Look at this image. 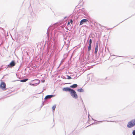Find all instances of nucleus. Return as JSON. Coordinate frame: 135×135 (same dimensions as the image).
<instances>
[{
	"label": "nucleus",
	"instance_id": "50",
	"mask_svg": "<svg viewBox=\"0 0 135 135\" xmlns=\"http://www.w3.org/2000/svg\"><path fill=\"white\" fill-rule=\"evenodd\" d=\"M1 70V69H0V71Z\"/></svg>",
	"mask_w": 135,
	"mask_h": 135
},
{
	"label": "nucleus",
	"instance_id": "30",
	"mask_svg": "<svg viewBox=\"0 0 135 135\" xmlns=\"http://www.w3.org/2000/svg\"><path fill=\"white\" fill-rule=\"evenodd\" d=\"M116 56L117 57H122V56Z\"/></svg>",
	"mask_w": 135,
	"mask_h": 135
},
{
	"label": "nucleus",
	"instance_id": "25",
	"mask_svg": "<svg viewBox=\"0 0 135 135\" xmlns=\"http://www.w3.org/2000/svg\"><path fill=\"white\" fill-rule=\"evenodd\" d=\"M70 22V23H71V24L73 23V21L72 20V19H71L70 20V22Z\"/></svg>",
	"mask_w": 135,
	"mask_h": 135
},
{
	"label": "nucleus",
	"instance_id": "31",
	"mask_svg": "<svg viewBox=\"0 0 135 135\" xmlns=\"http://www.w3.org/2000/svg\"><path fill=\"white\" fill-rule=\"evenodd\" d=\"M89 116H90V115H89V114L88 115V117L89 119Z\"/></svg>",
	"mask_w": 135,
	"mask_h": 135
},
{
	"label": "nucleus",
	"instance_id": "46",
	"mask_svg": "<svg viewBox=\"0 0 135 135\" xmlns=\"http://www.w3.org/2000/svg\"><path fill=\"white\" fill-rule=\"evenodd\" d=\"M121 23L120 22L119 23V24H120V23Z\"/></svg>",
	"mask_w": 135,
	"mask_h": 135
},
{
	"label": "nucleus",
	"instance_id": "33",
	"mask_svg": "<svg viewBox=\"0 0 135 135\" xmlns=\"http://www.w3.org/2000/svg\"><path fill=\"white\" fill-rule=\"evenodd\" d=\"M36 81V83H37L38 82V81Z\"/></svg>",
	"mask_w": 135,
	"mask_h": 135
},
{
	"label": "nucleus",
	"instance_id": "3",
	"mask_svg": "<svg viewBox=\"0 0 135 135\" xmlns=\"http://www.w3.org/2000/svg\"><path fill=\"white\" fill-rule=\"evenodd\" d=\"M135 125V119L130 120L127 124V127L128 128H131Z\"/></svg>",
	"mask_w": 135,
	"mask_h": 135
},
{
	"label": "nucleus",
	"instance_id": "49",
	"mask_svg": "<svg viewBox=\"0 0 135 135\" xmlns=\"http://www.w3.org/2000/svg\"><path fill=\"white\" fill-rule=\"evenodd\" d=\"M113 55V56H115L114 55Z\"/></svg>",
	"mask_w": 135,
	"mask_h": 135
},
{
	"label": "nucleus",
	"instance_id": "27",
	"mask_svg": "<svg viewBox=\"0 0 135 135\" xmlns=\"http://www.w3.org/2000/svg\"><path fill=\"white\" fill-rule=\"evenodd\" d=\"M99 25L100 26H102V27H105V26H102L100 24H99Z\"/></svg>",
	"mask_w": 135,
	"mask_h": 135
},
{
	"label": "nucleus",
	"instance_id": "23",
	"mask_svg": "<svg viewBox=\"0 0 135 135\" xmlns=\"http://www.w3.org/2000/svg\"><path fill=\"white\" fill-rule=\"evenodd\" d=\"M44 102H45V100H44V102H43V101L42 102V105L41 106V107H42V106H43L44 105Z\"/></svg>",
	"mask_w": 135,
	"mask_h": 135
},
{
	"label": "nucleus",
	"instance_id": "20",
	"mask_svg": "<svg viewBox=\"0 0 135 135\" xmlns=\"http://www.w3.org/2000/svg\"><path fill=\"white\" fill-rule=\"evenodd\" d=\"M89 44H92V40L91 39H90L89 40Z\"/></svg>",
	"mask_w": 135,
	"mask_h": 135
},
{
	"label": "nucleus",
	"instance_id": "18",
	"mask_svg": "<svg viewBox=\"0 0 135 135\" xmlns=\"http://www.w3.org/2000/svg\"><path fill=\"white\" fill-rule=\"evenodd\" d=\"M56 107V105H53L52 107V109L53 111L55 110Z\"/></svg>",
	"mask_w": 135,
	"mask_h": 135
},
{
	"label": "nucleus",
	"instance_id": "40",
	"mask_svg": "<svg viewBox=\"0 0 135 135\" xmlns=\"http://www.w3.org/2000/svg\"><path fill=\"white\" fill-rule=\"evenodd\" d=\"M67 84H68V83H67ZM69 84H70V83H69Z\"/></svg>",
	"mask_w": 135,
	"mask_h": 135
},
{
	"label": "nucleus",
	"instance_id": "9",
	"mask_svg": "<svg viewBox=\"0 0 135 135\" xmlns=\"http://www.w3.org/2000/svg\"><path fill=\"white\" fill-rule=\"evenodd\" d=\"M55 95H47L46 96L44 99L46 100L47 99H50L55 97Z\"/></svg>",
	"mask_w": 135,
	"mask_h": 135
},
{
	"label": "nucleus",
	"instance_id": "19",
	"mask_svg": "<svg viewBox=\"0 0 135 135\" xmlns=\"http://www.w3.org/2000/svg\"><path fill=\"white\" fill-rule=\"evenodd\" d=\"M81 101H82V103H83V106H84V110H85V111H86V108H85V105H84V103H83V101L82 99H81Z\"/></svg>",
	"mask_w": 135,
	"mask_h": 135
},
{
	"label": "nucleus",
	"instance_id": "17",
	"mask_svg": "<svg viewBox=\"0 0 135 135\" xmlns=\"http://www.w3.org/2000/svg\"><path fill=\"white\" fill-rule=\"evenodd\" d=\"M92 119L95 121H96V122H94V123H96V124H98V122H102L103 121H97L95 120L94 119H93V118H92Z\"/></svg>",
	"mask_w": 135,
	"mask_h": 135
},
{
	"label": "nucleus",
	"instance_id": "47",
	"mask_svg": "<svg viewBox=\"0 0 135 135\" xmlns=\"http://www.w3.org/2000/svg\"><path fill=\"white\" fill-rule=\"evenodd\" d=\"M112 56V55H110V56Z\"/></svg>",
	"mask_w": 135,
	"mask_h": 135
},
{
	"label": "nucleus",
	"instance_id": "42",
	"mask_svg": "<svg viewBox=\"0 0 135 135\" xmlns=\"http://www.w3.org/2000/svg\"><path fill=\"white\" fill-rule=\"evenodd\" d=\"M1 99V98H0V100Z\"/></svg>",
	"mask_w": 135,
	"mask_h": 135
},
{
	"label": "nucleus",
	"instance_id": "12",
	"mask_svg": "<svg viewBox=\"0 0 135 135\" xmlns=\"http://www.w3.org/2000/svg\"><path fill=\"white\" fill-rule=\"evenodd\" d=\"M28 80V79L27 78H26L23 79H22L20 80H17L15 81H20V82H25L27 81Z\"/></svg>",
	"mask_w": 135,
	"mask_h": 135
},
{
	"label": "nucleus",
	"instance_id": "32",
	"mask_svg": "<svg viewBox=\"0 0 135 135\" xmlns=\"http://www.w3.org/2000/svg\"><path fill=\"white\" fill-rule=\"evenodd\" d=\"M70 22H68V25H69V24H70Z\"/></svg>",
	"mask_w": 135,
	"mask_h": 135
},
{
	"label": "nucleus",
	"instance_id": "13",
	"mask_svg": "<svg viewBox=\"0 0 135 135\" xmlns=\"http://www.w3.org/2000/svg\"><path fill=\"white\" fill-rule=\"evenodd\" d=\"M78 85L76 84H74L71 86H70V87L71 88H76L78 86Z\"/></svg>",
	"mask_w": 135,
	"mask_h": 135
},
{
	"label": "nucleus",
	"instance_id": "26",
	"mask_svg": "<svg viewBox=\"0 0 135 135\" xmlns=\"http://www.w3.org/2000/svg\"><path fill=\"white\" fill-rule=\"evenodd\" d=\"M41 81H42V83H44V82H45V80H41Z\"/></svg>",
	"mask_w": 135,
	"mask_h": 135
},
{
	"label": "nucleus",
	"instance_id": "24",
	"mask_svg": "<svg viewBox=\"0 0 135 135\" xmlns=\"http://www.w3.org/2000/svg\"><path fill=\"white\" fill-rule=\"evenodd\" d=\"M44 102H45V100H44V102H43V101L42 102V105L41 106V107H42V106H43L44 105Z\"/></svg>",
	"mask_w": 135,
	"mask_h": 135
},
{
	"label": "nucleus",
	"instance_id": "8",
	"mask_svg": "<svg viewBox=\"0 0 135 135\" xmlns=\"http://www.w3.org/2000/svg\"><path fill=\"white\" fill-rule=\"evenodd\" d=\"M72 89H71L70 87H64L62 89V90L64 91H68L70 92L71 90Z\"/></svg>",
	"mask_w": 135,
	"mask_h": 135
},
{
	"label": "nucleus",
	"instance_id": "43",
	"mask_svg": "<svg viewBox=\"0 0 135 135\" xmlns=\"http://www.w3.org/2000/svg\"><path fill=\"white\" fill-rule=\"evenodd\" d=\"M42 92H40V93H42Z\"/></svg>",
	"mask_w": 135,
	"mask_h": 135
},
{
	"label": "nucleus",
	"instance_id": "37",
	"mask_svg": "<svg viewBox=\"0 0 135 135\" xmlns=\"http://www.w3.org/2000/svg\"><path fill=\"white\" fill-rule=\"evenodd\" d=\"M94 124L93 123H92L91 124Z\"/></svg>",
	"mask_w": 135,
	"mask_h": 135
},
{
	"label": "nucleus",
	"instance_id": "45",
	"mask_svg": "<svg viewBox=\"0 0 135 135\" xmlns=\"http://www.w3.org/2000/svg\"><path fill=\"white\" fill-rule=\"evenodd\" d=\"M121 23L120 22L119 23V24H120V23Z\"/></svg>",
	"mask_w": 135,
	"mask_h": 135
},
{
	"label": "nucleus",
	"instance_id": "1",
	"mask_svg": "<svg viewBox=\"0 0 135 135\" xmlns=\"http://www.w3.org/2000/svg\"><path fill=\"white\" fill-rule=\"evenodd\" d=\"M98 42L97 41L96 43V45L95 48V50L94 52V54L95 55V60H97L98 58V56L100 55V53H99V51L98 56L97 55V53L98 51Z\"/></svg>",
	"mask_w": 135,
	"mask_h": 135
},
{
	"label": "nucleus",
	"instance_id": "15",
	"mask_svg": "<svg viewBox=\"0 0 135 135\" xmlns=\"http://www.w3.org/2000/svg\"><path fill=\"white\" fill-rule=\"evenodd\" d=\"M66 76L68 77V78H66V79H68V80H70L71 79H75V78H76V76L74 78H71L70 76H69L68 75H67Z\"/></svg>",
	"mask_w": 135,
	"mask_h": 135
},
{
	"label": "nucleus",
	"instance_id": "4",
	"mask_svg": "<svg viewBox=\"0 0 135 135\" xmlns=\"http://www.w3.org/2000/svg\"><path fill=\"white\" fill-rule=\"evenodd\" d=\"M70 94L71 96L74 98L76 99L78 98V96L75 91L72 89L70 92Z\"/></svg>",
	"mask_w": 135,
	"mask_h": 135
},
{
	"label": "nucleus",
	"instance_id": "2",
	"mask_svg": "<svg viewBox=\"0 0 135 135\" xmlns=\"http://www.w3.org/2000/svg\"><path fill=\"white\" fill-rule=\"evenodd\" d=\"M16 64V63L15 60H12L9 63V64L6 65L5 68L6 69L12 68Z\"/></svg>",
	"mask_w": 135,
	"mask_h": 135
},
{
	"label": "nucleus",
	"instance_id": "21",
	"mask_svg": "<svg viewBox=\"0 0 135 135\" xmlns=\"http://www.w3.org/2000/svg\"><path fill=\"white\" fill-rule=\"evenodd\" d=\"M61 78H62L63 79H66V77H65L64 76H63L62 75L61 76Z\"/></svg>",
	"mask_w": 135,
	"mask_h": 135
},
{
	"label": "nucleus",
	"instance_id": "14",
	"mask_svg": "<svg viewBox=\"0 0 135 135\" xmlns=\"http://www.w3.org/2000/svg\"><path fill=\"white\" fill-rule=\"evenodd\" d=\"M82 11L83 12V14H84L85 16L87 17L88 16V14L86 12L85 9L84 8H83Z\"/></svg>",
	"mask_w": 135,
	"mask_h": 135
},
{
	"label": "nucleus",
	"instance_id": "28",
	"mask_svg": "<svg viewBox=\"0 0 135 135\" xmlns=\"http://www.w3.org/2000/svg\"><path fill=\"white\" fill-rule=\"evenodd\" d=\"M107 122H114V121H107Z\"/></svg>",
	"mask_w": 135,
	"mask_h": 135
},
{
	"label": "nucleus",
	"instance_id": "38",
	"mask_svg": "<svg viewBox=\"0 0 135 135\" xmlns=\"http://www.w3.org/2000/svg\"><path fill=\"white\" fill-rule=\"evenodd\" d=\"M127 19H125V20H124V21H125V20H126Z\"/></svg>",
	"mask_w": 135,
	"mask_h": 135
},
{
	"label": "nucleus",
	"instance_id": "10",
	"mask_svg": "<svg viewBox=\"0 0 135 135\" xmlns=\"http://www.w3.org/2000/svg\"><path fill=\"white\" fill-rule=\"evenodd\" d=\"M88 21V20L87 19H83L80 22L79 25H83L84 23Z\"/></svg>",
	"mask_w": 135,
	"mask_h": 135
},
{
	"label": "nucleus",
	"instance_id": "29",
	"mask_svg": "<svg viewBox=\"0 0 135 135\" xmlns=\"http://www.w3.org/2000/svg\"><path fill=\"white\" fill-rule=\"evenodd\" d=\"M67 17V16H65L64 17V19H65Z\"/></svg>",
	"mask_w": 135,
	"mask_h": 135
},
{
	"label": "nucleus",
	"instance_id": "11",
	"mask_svg": "<svg viewBox=\"0 0 135 135\" xmlns=\"http://www.w3.org/2000/svg\"><path fill=\"white\" fill-rule=\"evenodd\" d=\"M91 44H89L88 48V57L89 56V55H90L89 52L90 51L91 48Z\"/></svg>",
	"mask_w": 135,
	"mask_h": 135
},
{
	"label": "nucleus",
	"instance_id": "36",
	"mask_svg": "<svg viewBox=\"0 0 135 135\" xmlns=\"http://www.w3.org/2000/svg\"><path fill=\"white\" fill-rule=\"evenodd\" d=\"M117 26V25H116V26ZM115 27V26H114V27Z\"/></svg>",
	"mask_w": 135,
	"mask_h": 135
},
{
	"label": "nucleus",
	"instance_id": "41",
	"mask_svg": "<svg viewBox=\"0 0 135 135\" xmlns=\"http://www.w3.org/2000/svg\"><path fill=\"white\" fill-rule=\"evenodd\" d=\"M43 91V90L42 91V92Z\"/></svg>",
	"mask_w": 135,
	"mask_h": 135
},
{
	"label": "nucleus",
	"instance_id": "22",
	"mask_svg": "<svg viewBox=\"0 0 135 135\" xmlns=\"http://www.w3.org/2000/svg\"><path fill=\"white\" fill-rule=\"evenodd\" d=\"M133 135H135V130H134L132 131Z\"/></svg>",
	"mask_w": 135,
	"mask_h": 135
},
{
	"label": "nucleus",
	"instance_id": "44",
	"mask_svg": "<svg viewBox=\"0 0 135 135\" xmlns=\"http://www.w3.org/2000/svg\"><path fill=\"white\" fill-rule=\"evenodd\" d=\"M42 92H40V93H42Z\"/></svg>",
	"mask_w": 135,
	"mask_h": 135
},
{
	"label": "nucleus",
	"instance_id": "7",
	"mask_svg": "<svg viewBox=\"0 0 135 135\" xmlns=\"http://www.w3.org/2000/svg\"><path fill=\"white\" fill-rule=\"evenodd\" d=\"M32 81H37L38 82L37 83H35L33 84L31 83H29V84L30 85L33 86H35L38 85L40 83V80L38 79H36L33 80H32Z\"/></svg>",
	"mask_w": 135,
	"mask_h": 135
},
{
	"label": "nucleus",
	"instance_id": "48",
	"mask_svg": "<svg viewBox=\"0 0 135 135\" xmlns=\"http://www.w3.org/2000/svg\"><path fill=\"white\" fill-rule=\"evenodd\" d=\"M54 121V119L53 120V121Z\"/></svg>",
	"mask_w": 135,
	"mask_h": 135
},
{
	"label": "nucleus",
	"instance_id": "5",
	"mask_svg": "<svg viewBox=\"0 0 135 135\" xmlns=\"http://www.w3.org/2000/svg\"><path fill=\"white\" fill-rule=\"evenodd\" d=\"M31 28L30 26H27L26 30L24 31V33H25V36L26 37L30 33Z\"/></svg>",
	"mask_w": 135,
	"mask_h": 135
},
{
	"label": "nucleus",
	"instance_id": "35",
	"mask_svg": "<svg viewBox=\"0 0 135 135\" xmlns=\"http://www.w3.org/2000/svg\"><path fill=\"white\" fill-rule=\"evenodd\" d=\"M131 17H129V18H130ZM127 19H128V18H127Z\"/></svg>",
	"mask_w": 135,
	"mask_h": 135
},
{
	"label": "nucleus",
	"instance_id": "6",
	"mask_svg": "<svg viewBox=\"0 0 135 135\" xmlns=\"http://www.w3.org/2000/svg\"><path fill=\"white\" fill-rule=\"evenodd\" d=\"M6 84L5 82L1 81L0 84V88L2 89L3 90H6Z\"/></svg>",
	"mask_w": 135,
	"mask_h": 135
},
{
	"label": "nucleus",
	"instance_id": "39",
	"mask_svg": "<svg viewBox=\"0 0 135 135\" xmlns=\"http://www.w3.org/2000/svg\"><path fill=\"white\" fill-rule=\"evenodd\" d=\"M127 19H125V20H124V21H125V20H126Z\"/></svg>",
	"mask_w": 135,
	"mask_h": 135
},
{
	"label": "nucleus",
	"instance_id": "16",
	"mask_svg": "<svg viewBox=\"0 0 135 135\" xmlns=\"http://www.w3.org/2000/svg\"><path fill=\"white\" fill-rule=\"evenodd\" d=\"M77 91L81 93L84 91V90L82 88L78 89H77Z\"/></svg>",
	"mask_w": 135,
	"mask_h": 135
},
{
	"label": "nucleus",
	"instance_id": "34",
	"mask_svg": "<svg viewBox=\"0 0 135 135\" xmlns=\"http://www.w3.org/2000/svg\"><path fill=\"white\" fill-rule=\"evenodd\" d=\"M124 21H122V22H121L120 23H121V22H123Z\"/></svg>",
	"mask_w": 135,
	"mask_h": 135
}]
</instances>
